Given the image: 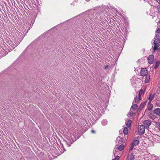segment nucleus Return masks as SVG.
Returning <instances> with one entry per match:
<instances>
[{
    "label": "nucleus",
    "instance_id": "nucleus-5",
    "mask_svg": "<svg viewBox=\"0 0 160 160\" xmlns=\"http://www.w3.org/2000/svg\"><path fill=\"white\" fill-rule=\"evenodd\" d=\"M148 60L149 64H152L154 60V56L152 55H150L148 58Z\"/></svg>",
    "mask_w": 160,
    "mask_h": 160
},
{
    "label": "nucleus",
    "instance_id": "nucleus-30",
    "mask_svg": "<svg viewBox=\"0 0 160 160\" xmlns=\"http://www.w3.org/2000/svg\"><path fill=\"white\" fill-rule=\"evenodd\" d=\"M108 68V65H106L105 66L104 68V69H106L107 68Z\"/></svg>",
    "mask_w": 160,
    "mask_h": 160
},
{
    "label": "nucleus",
    "instance_id": "nucleus-8",
    "mask_svg": "<svg viewBox=\"0 0 160 160\" xmlns=\"http://www.w3.org/2000/svg\"><path fill=\"white\" fill-rule=\"evenodd\" d=\"M153 113L156 115L160 116V108H156L153 110Z\"/></svg>",
    "mask_w": 160,
    "mask_h": 160
},
{
    "label": "nucleus",
    "instance_id": "nucleus-4",
    "mask_svg": "<svg viewBox=\"0 0 160 160\" xmlns=\"http://www.w3.org/2000/svg\"><path fill=\"white\" fill-rule=\"evenodd\" d=\"M145 126L143 125H139L138 127V133L139 135H143L145 132Z\"/></svg>",
    "mask_w": 160,
    "mask_h": 160
},
{
    "label": "nucleus",
    "instance_id": "nucleus-9",
    "mask_svg": "<svg viewBox=\"0 0 160 160\" xmlns=\"http://www.w3.org/2000/svg\"><path fill=\"white\" fill-rule=\"evenodd\" d=\"M156 95V93H154L153 94H151L148 98V99L149 100V103H150L151 102L152 100L155 96Z\"/></svg>",
    "mask_w": 160,
    "mask_h": 160
},
{
    "label": "nucleus",
    "instance_id": "nucleus-36",
    "mask_svg": "<svg viewBox=\"0 0 160 160\" xmlns=\"http://www.w3.org/2000/svg\"><path fill=\"white\" fill-rule=\"evenodd\" d=\"M153 158H157V157L155 156H154L153 157Z\"/></svg>",
    "mask_w": 160,
    "mask_h": 160
},
{
    "label": "nucleus",
    "instance_id": "nucleus-28",
    "mask_svg": "<svg viewBox=\"0 0 160 160\" xmlns=\"http://www.w3.org/2000/svg\"><path fill=\"white\" fill-rule=\"evenodd\" d=\"M156 37L158 38L157 39L160 38V34H156Z\"/></svg>",
    "mask_w": 160,
    "mask_h": 160
},
{
    "label": "nucleus",
    "instance_id": "nucleus-26",
    "mask_svg": "<svg viewBox=\"0 0 160 160\" xmlns=\"http://www.w3.org/2000/svg\"><path fill=\"white\" fill-rule=\"evenodd\" d=\"M132 115H133V113H132V112H130L129 113V114H128V115L129 116H130V117H132Z\"/></svg>",
    "mask_w": 160,
    "mask_h": 160
},
{
    "label": "nucleus",
    "instance_id": "nucleus-35",
    "mask_svg": "<svg viewBox=\"0 0 160 160\" xmlns=\"http://www.w3.org/2000/svg\"><path fill=\"white\" fill-rule=\"evenodd\" d=\"M85 0L86 1L88 2H89L90 1V0Z\"/></svg>",
    "mask_w": 160,
    "mask_h": 160
},
{
    "label": "nucleus",
    "instance_id": "nucleus-31",
    "mask_svg": "<svg viewBox=\"0 0 160 160\" xmlns=\"http://www.w3.org/2000/svg\"><path fill=\"white\" fill-rule=\"evenodd\" d=\"M72 142H73V141H72H72H71L70 140L69 141V143H70V144H72Z\"/></svg>",
    "mask_w": 160,
    "mask_h": 160
},
{
    "label": "nucleus",
    "instance_id": "nucleus-20",
    "mask_svg": "<svg viewBox=\"0 0 160 160\" xmlns=\"http://www.w3.org/2000/svg\"><path fill=\"white\" fill-rule=\"evenodd\" d=\"M150 76H147L144 82L145 83H147L149 81L150 79Z\"/></svg>",
    "mask_w": 160,
    "mask_h": 160
},
{
    "label": "nucleus",
    "instance_id": "nucleus-19",
    "mask_svg": "<svg viewBox=\"0 0 160 160\" xmlns=\"http://www.w3.org/2000/svg\"><path fill=\"white\" fill-rule=\"evenodd\" d=\"M107 121L106 120H103L102 122V124L103 126H105L107 124Z\"/></svg>",
    "mask_w": 160,
    "mask_h": 160
},
{
    "label": "nucleus",
    "instance_id": "nucleus-27",
    "mask_svg": "<svg viewBox=\"0 0 160 160\" xmlns=\"http://www.w3.org/2000/svg\"><path fill=\"white\" fill-rule=\"evenodd\" d=\"M157 32L158 33L160 34V28H158L157 30Z\"/></svg>",
    "mask_w": 160,
    "mask_h": 160
},
{
    "label": "nucleus",
    "instance_id": "nucleus-32",
    "mask_svg": "<svg viewBox=\"0 0 160 160\" xmlns=\"http://www.w3.org/2000/svg\"><path fill=\"white\" fill-rule=\"evenodd\" d=\"M157 2L159 3V4H160V0H156Z\"/></svg>",
    "mask_w": 160,
    "mask_h": 160
},
{
    "label": "nucleus",
    "instance_id": "nucleus-25",
    "mask_svg": "<svg viewBox=\"0 0 160 160\" xmlns=\"http://www.w3.org/2000/svg\"><path fill=\"white\" fill-rule=\"evenodd\" d=\"M119 158V157L118 156H117L114 160H118Z\"/></svg>",
    "mask_w": 160,
    "mask_h": 160
},
{
    "label": "nucleus",
    "instance_id": "nucleus-14",
    "mask_svg": "<svg viewBox=\"0 0 160 160\" xmlns=\"http://www.w3.org/2000/svg\"><path fill=\"white\" fill-rule=\"evenodd\" d=\"M124 147L125 146L124 145L122 144L119 146L118 147V149L119 151H121L123 149Z\"/></svg>",
    "mask_w": 160,
    "mask_h": 160
},
{
    "label": "nucleus",
    "instance_id": "nucleus-16",
    "mask_svg": "<svg viewBox=\"0 0 160 160\" xmlns=\"http://www.w3.org/2000/svg\"><path fill=\"white\" fill-rule=\"evenodd\" d=\"M123 133L125 135H127L128 133V129L127 127H125L123 130Z\"/></svg>",
    "mask_w": 160,
    "mask_h": 160
},
{
    "label": "nucleus",
    "instance_id": "nucleus-6",
    "mask_svg": "<svg viewBox=\"0 0 160 160\" xmlns=\"http://www.w3.org/2000/svg\"><path fill=\"white\" fill-rule=\"evenodd\" d=\"M140 74L142 76H146L148 74L147 70L146 68L142 69Z\"/></svg>",
    "mask_w": 160,
    "mask_h": 160
},
{
    "label": "nucleus",
    "instance_id": "nucleus-17",
    "mask_svg": "<svg viewBox=\"0 0 160 160\" xmlns=\"http://www.w3.org/2000/svg\"><path fill=\"white\" fill-rule=\"evenodd\" d=\"M138 107V106L137 104H135L134 105H132L131 107V108L133 111H134L137 109Z\"/></svg>",
    "mask_w": 160,
    "mask_h": 160
},
{
    "label": "nucleus",
    "instance_id": "nucleus-24",
    "mask_svg": "<svg viewBox=\"0 0 160 160\" xmlns=\"http://www.w3.org/2000/svg\"><path fill=\"white\" fill-rule=\"evenodd\" d=\"M159 62H157L155 64V65L154 66L155 69H156L158 68V66L159 65Z\"/></svg>",
    "mask_w": 160,
    "mask_h": 160
},
{
    "label": "nucleus",
    "instance_id": "nucleus-15",
    "mask_svg": "<svg viewBox=\"0 0 160 160\" xmlns=\"http://www.w3.org/2000/svg\"><path fill=\"white\" fill-rule=\"evenodd\" d=\"M132 121L131 120H128L127 121H126V124L127 127H129L131 124Z\"/></svg>",
    "mask_w": 160,
    "mask_h": 160
},
{
    "label": "nucleus",
    "instance_id": "nucleus-34",
    "mask_svg": "<svg viewBox=\"0 0 160 160\" xmlns=\"http://www.w3.org/2000/svg\"><path fill=\"white\" fill-rule=\"evenodd\" d=\"M122 132V130H121L119 131V133H121Z\"/></svg>",
    "mask_w": 160,
    "mask_h": 160
},
{
    "label": "nucleus",
    "instance_id": "nucleus-2",
    "mask_svg": "<svg viewBox=\"0 0 160 160\" xmlns=\"http://www.w3.org/2000/svg\"><path fill=\"white\" fill-rule=\"evenodd\" d=\"M139 138L138 137H135L133 139V141L131 143L129 149L132 150L134 146L137 145L139 143Z\"/></svg>",
    "mask_w": 160,
    "mask_h": 160
},
{
    "label": "nucleus",
    "instance_id": "nucleus-37",
    "mask_svg": "<svg viewBox=\"0 0 160 160\" xmlns=\"http://www.w3.org/2000/svg\"><path fill=\"white\" fill-rule=\"evenodd\" d=\"M158 106L160 107V103L159 104V105H158Z\"/></svg>",
    "mask_w": 160,
    "mask_h": 160
},
{
    "label": "nucleus",
    "instance_id": "nucleus-33",
    "mask_svg": "<svg viewBox=\"0 0 160 160\" xmlns=\"http://www.w3.org/2000/svg\"><path fill=\"white\" fill-rule=\"evenodd\" d=\"M91 132L92 133H95V131L94 130H92L91 131Z\"/></svg>",
    "mask_w": 160,
    "mask_h": 160
},
{
    "label": "nucleus",
    "instance_id": "nucleus-23",
    "mask_svg": "<svg viewBox=\"0 0 160 160\" xmlns=\"http://www.w3.org/2000/svg\"><path fill=\"white\" fill-rule=\"evenodd\" d=\"M141 100L139 99V97L138 98H137V97H136L134 98V102L136 103H138V102L140 100Z\"/></svg>",
    "mask_w": 160,
    "mask_h": 160
},
{
    "label": "nucleus",
    "instance_id": "nucleus-22",
    "mask_svg": "<svg viewBox=\"0 0 160 160\" xmlns=\"http://www.w3.org/2000/svg\"><path fill=\"white\" fill-rule=\"evenodd\" d=\"M153 108V105L152 104H150L148 106V110H152Z\"/></svg>",
    "mask_w": 160,
    "mask_h": 160
},
{
    "label": "nucleus",
    "instance_id": "nucleus-29",
    "mask_svg": "<svg viewBox=\"0 0 160 160\" xmlns=\"http://www.w3.org/2000/svg\"><path fill=\"white\" fill-rule=\"evenodd\" d=\"M155 137L157 139H159L160 138V137L158 135H155Z\"/></svg>",
    "mask_w": 160,
    "mask_h": 160
},
{
    "label": "nucleus",
    "instance_id": "nucleus-21",
    "mask_svg": "<svg viewBox=\"0 0 160 160\" xmlns=\"http://www.w3.org/2000/svg\"><path fill=\"white\" fill-rule=\"evenodd\" d=\"M146 104L145 102H142L140 105V108L142 109L144 107Z\"/></svg>",
    "mask_w": 160,
    "mask_h": 160
},
{
    "label": "nucleus",
    "instance_id": "nucleus-11",
    "mask_svg": "<svg viewBox=\"0 0 160 160\" xmlns=\"http://www.w3.org/2000/svg\"><path fill=\"white\" fill-rule=\"evenodd\" d=\"M135 159L134 155L133 153H132L130 155L128 156L127 160H134Z\"/></svg>",
    "mask_w": 160,
    "mask_h": 160
},
{
    "label": "nucleus",
    "instance_id": "nucleus-12",
    "mask_svg": "<svg viewBox=\"0 0 160 160\" xmlns=\"http://www.w3.org/2000/svg\"><path fill=\"white\" fill-rule=\"evenodd\" d=\"M148 116L152 120H154L156 118V116L152 113H149Z\"/></svg>",
    "mask_w": 160,
    "mask_h": 160
},
{
    "label": "nucleus",
    "instance_id": "nucleus-1",
    "mask_svg": "<svg viewBox=\"0 0 160 160\" xmlns=\"http://www.w3.org/2000/svg\"><path fill=\"white\" fill-rule=\"evenodd\" d=\"M23 38V35L18 31L17 32V33L13 36V38L12 39L14 43L10 39H7L5 42L6 44L11 49H13L20 44Z\"/></svg>",
    "mask_w": 160,
    "mask_h": 160
},
{
    "label": "nucleus",
    "instance_id": "nucleus-18",
    "mask_svg": "<svg viewBox=\"0 0 160 160\" xmlns=\"http://www.w3.org/2000/svg\"><path fill=\"white\" fill-rule=\"evenodd\" d=\"M142 89H140V90L139 91L138 94L139 100H141V94L142 93Z\"/></svg>",
    "mask_w": 160,
    "mask_h": 160
},
{
    "label": "nucleus",
    "instance_id": "nucleus-7",
    "mask_svg": "<svg viewBox=\"0 0 160 160\" xmlns=\"http://www.w3.org/2000/svg\"><path fill=\"white\" fill-rule=\"evenodd\" d=\"M146 128H148L149 126L151 124V121L150 120H147L143 122Z\"/></svg>",
    "mask_w": 160,
    "mask_h": 160
},
{
    "label": "nucleus",
    "instance_id": "nucleus-3",
    "mask_svg": "<svg viewBox=\"0 0 160 160\" xmlns=\"http://www.w3.org/2000/svg\"><path fill=\"white\" fill-rule=\"evenodd\" d=\"M160 45V40L159 39H156L153 43V49L155 51L157 50Z\"/></svg>",
    "mask_w": 160,
    "mask_h": 160
},
{
    "label": "nucleus",
    "instance_id": "nucleus-10",
    "mask_svg": "<svg viewBox=\"0 0 160 160\" xmlns=\"http://www.w3.org/2000/svg\"><path fill=\"white\" fill-rule=\"evenodd\" d=\"M93 17L92 16V17H91L90 16H89L90 18H89V19L90 20H88L89 23H91V21H92V19L94 20V19H95L96 18V13H93Z\"/></svg>",
    "mask_w": 160,
    "mask_h": 160
},
{
    "label": "nucleus",
    "instance_id": "nucleus-13",
    "mask_svg": "<svg viewBox=\"0 0 160 160\" xmlns=\"http://www.w3.org/2000/svg\"><path fill=\"white\" fill-rule=\"evenodd\" d=\"M124 140V138H121L120 137H118L117 138V142L118 141V143H121Z\"/></svg>",
    "mask_w": 160,
    "mask_h": 160
},
{
    "label": "nucleus",
    "instance_id": "nucleus-38",
    "mask_svg": "<svg viewBox=\"0 0 160 160\" xmlns=\"http://www.w3.org/2000/svg\"><path fill=\"white\" fill-rule=\"evenodd\" d=\"M67 145H68V147L70 146V145H69V144H68Z\"/></svg>",
    "mask_w": 160,
    "mask_h": 160
}]
</instances>
